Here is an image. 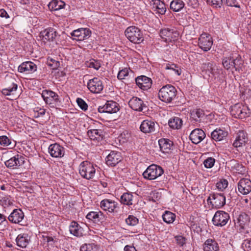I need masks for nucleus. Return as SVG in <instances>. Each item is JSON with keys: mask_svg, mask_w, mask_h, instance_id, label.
I'll return each instance as SVG.
<instances>
[{"mask_svg": "<svg viewBox=\"0 0 251 251\" xmlns=\"http://www.w3.org/2000/svg\"><path fill=\"white\" fill-rule=\"evenodd\" d=\"M168 124L170 127L172 128L179 129L182 126V121L179 117H175L169 120Z\"/></svg>", "mask_w": 251, "mask_h": 251, "instance_id": "f704fd0d", "label": "nucleus"}, {"mask_svg": "<svg viewBox=\"0 0 251 251\" xmlns=\"http://www.w3.org/2000/svg\"><path fill=\"white\" fill-rule=\"evenodd\" d=\"M37 67L33 62L27 61L22 63L18 67V71L20 73L32 74L37 70Z\"/></svg>", "mask_w": 251, "mask_h": 251, "instance_id": "412c9836", "label": "nucleus"}, {"mask_svg": "<svg viewBox=\"0 0 251 251\" xmlns=\"http://www.w3.org/2000/svg\"><path fill=\"white\" fill-rule=\"evenodd\" d=\"M184 6L182 0H173L170 3V8L175 12H178Z\"/></svg>", "mask_w": 251, "mask_h": 251, "instance_id": "e433bc0d", "label": "nucleus"}, {"mask_svg": "<svg viewBox=\"0 0 251 251\" xmlns=\"http://www.w3.org/2000/svg\"><path fill=\"white\" fill-rule=\"evenodd\" d=\"M57 36L56 30L53 28H47L40 32V36L42 37L44 42L53 41Z\"/></svg>", "mask_w": 251, "mask_h": 251, "instance_id": "5701e85b", "label": "nucleus"}, {"mask_svg": "<svg viewBox=\"0 0 251 251\" xmlns=\"http://www.w3.org/2000/svg\"><path fill=\"white\" fill-rule=\"evenodd\" d=\"M24 217L23 212L19 209H14L8 217V220L10 222L15 223H20Z\"/></svg>", "mask_w": 251, "mask_h": 251, "instance_id": "393cba45", "label": "nucleus"}, {"mask_svg": "<svg viewBox=\"0 0 251 251\" xmlns=\"http://www.w3.org/2000/svg\"><path fill=\"white\" fill-rule=\"evenodd\" d=\"M125 35L130 42L135 44H139L144 41L142 31L135 26L127 27L125 31Z\"/></svg>", "mask_w": 251, "mask_h": 251, "instance_id": "f03ea898", "label": "nucleus"}, {"mask_svg": "<svg viewBox=\"0 0 251 251\" xmlns=\"http://www.w3.org/2000/svg\"><path fill=\"white\" fill-rule=\"evenodd\" d=\"M160 36L163 38L166 37V40H171V38H173V34H175V36H176V35H177L178 33L176 31H174L173 29H163L160 31Z\"/></svg>", "mask_w": 251, "mask_h": 251, "instance_id": "4c0bfd02", "label": "nucleus"}, {"mask_svg": "<svg viewBox=\"0 0 251 251\" xmlns=\"http://www.w3.org/2000/svg\"><path fill=\"white\" fill-rule=\"evenodd\" d=\"M228 185V181L226 179H222L216 184V187L219 190L223 191Z\"/></svg>", "mask_w": 251, "mask_h": 251, "instance_id": "8fccbe9b", "label": "nucleus"}, {"mask_svg": "<svg viewBox=\"0 0 251 251\" xmlns=\"http://www.w3.org/2000/svg\"><path fill=\"white\" fill-rule=\"evenodd\" d=\"M11 144V141L6 136H0V144L3 147H7Z\"/></svg>", "mask_w": 251, "mask_h": 251, "instance_id": "09e8293b", "label": "nucleus"}, {"mask_svg": "<svg viewBox=\"0 0 251 251\" xmlns=\"http://www.w3.org/2000/svg\"><path fill=\"white\" fill-rule=\"evenodd\" d=\"M231 112L235 117L241 119L249 117L251 114L248 106L242 103H237L232 106Z\"/></svg>", "mask_w": 251, "mask_h": 251, "instance_id": "20e7f679", "label": "nucleus"}, {"mask_svg": "<svg viewBox=\"0 0 251 251\" xmlns=\"http://www.w3.org/2000/svg\"><path fill=\"white\" fill-rule=\"evenodd\" d=\"M128 74V69L127 68H124L119 72L117 77L119 79L122 80L124 79L126 76H127Z\"/></svg>", "mask_w": 251, "mask_h": 251, "instance_id": "4d7b16f0", "label": "nucleus"}, {"mask_svg": "<svg viewBox=\"0 0 251 251\" xmlns=\"http://www.w3.org/2000/svg\"><path fill=\"white\" fill-rule=\"evenodd\" d=\"M160 151L164 153H168L171 150V143L170 141L165 139H161L158 141Z\"/></svg>", "mask_w": 251, "mask_h": 251, "instance_id": "473e14b6", "label": "nucleus"}, {"mask_svg": "<svg viewBox=\"0 0 251 251\" xmlns=\"http://www.w3.org/2000/svg\"><path fill=\"white\" fill-rule=\"evenodd\" d=\"M71 34L74 37V40L83 41L88 39L91 36V31L87 28H80L74 30Z\"/></svg>", "mask_w": 251, "mask_h": 251, "instance_id": "9b49d317", "label": "nucleus"}, {"mask_svg": "<svg viewBox=\"0 0 251 251\" xmlns=\"http://www.w3.org/2000/svg\"><path fill=\"white\" fill-rule=\"evenodd\" d=\"M85 64L87 67L93 68L97 70H98L101 66L99 61L93 59L86 62Z\"/></svg>", "mask_w": 251, "mask_h": 251, "instance_id": "c03bdc74", "label": "nucleus"}, {"mask_svg": "<svg viewBox=\"0 0 251 251\" xmlns=\"http://www.w3.org/2000/svg\"><path fill=\"white\" fill-rule=\"evenodd\" d=\"M248 141V136L247 133L244 130H239L237 133V136L233 143V146L235 148L242 147Z\"/></svg>", "mask_w": 251, "mask_h": 251, "instance_id": "6ab92c4d", "label": "nucleus"}, {"mask_svg": "<svg viewBox=\"0 0 251 251\" xmlns=\"http://www.w3.org/2000/svg\"><path fill=\"white\" fill-rule=\"evenodd\" d=\"M191 116L193 119L196 121H198L199 119H201L204 116V113L203 110L202 109H197L196 111H193L191 113Z\"/></svg>", "mask_w": 251, "mask_h": 251, "instance_id": "a18cd8bd", "label": "nucleus"}, {"mask_svg": "<svg viewBox=\"0 0 251 251\" xmlns=\"http://www.w3.org/2000/svg\"><path fill=\"white\" fill-rule=\"evenodd\" d=\"M122 160L121 153L116 151H111L106 158V163L111 167L115 166Z\"/></svg>", "mask_w": 251, "mask_h": 251, "instance_id": "dca6fc26", "label": "nucleus"}, {"mask_svg": "<svg viewBox=\"0 0 251 251\" xmlns=\"http://www.w3.org/2000/svg\"><path fill=\"white\" fill-rule=\"evenodd\" d=\"M42 97L47 104L50 105L51 108H56L59 106L60 101L59 96L55 92L51 91L45 90L43 91Z\"/></svg>", "mask_w": 251, "mask_h": 251, "instance_id": "7ed1b4c3", "label": "nucleus"}, {"mask_svg": "<svg viewBox=\"0 0 251 251\" xmlns=\"http://www.w3.org/2000/svg\"><path fill=\"white\" fill-rule=\"evenodd\" d=\"M0 16L2 18H7L9 17L8 15L7 14L6 11H5L4 9H0Z\"/></svg>", "mask_w": 251, "mask_h": 251, "instance_id": "338daca9", "label": "nucleus"}, {"mask_svg": "<svg viewBox=\"0 0 251 251\" xmlns=\"http://www.w3.org/2000/svg\"><path fill=\"white\" fill-rule=\"evenodd\" d=\"M250 222V217L246 213H241L237 218V223L242 228H244L246 226H248Z\"/></svg>", "mask_w": 251, "mask_h": 251, "instance_id": "c756f323", "label": "nucleus"}, {"mask_svg": "<svg viewBox=\"0 0 251 251\" xmlns=\"http://www.w3.org/2000/svg\"><path fill=\"white\" fill-rule=\"evenodd\" d=\"M45 240H46L48 243L52 245L54 242V239L52 237L46 236L45 238Z\"/></svg>", "mask_w": 251, "mask_h": 251, "instance_id": "774afa93", "label": "nucleus"}, {"mask_svg": "<svg viewBox=\"0 0 251 251\" xmlns=\"http://www.w3.org/2000/svg\"><path fill=\"white\" fill-rule=\"evenodd\" d=\"M176 218L175 215L172 212L168 211H166L162 215L163 221L168 224L173 223Z\"/></svg>", "mask_w": 251, "mask_h": 251, "instance_id": "79ce46f5", "label": "nucleus"}, {"mask_svg": "<svg viewBox=\"0 0 251 251\" xmlns=\"http://www.w3.org/2000/svg\"><path fill=\"white\" fill-rule=\"evenodd\" d=\"M65 5L64 1L60 0H53L48 5L49 8L51 10H58L62 9Z\"/></svg>", "mask_w": 251, "mask_h": 251, "instance_id": "72a5a7b5", "label": "nucleus"}, {"mask_svg": "<svg viewBox=\"0 0 251 251\" xmlns=\"http://www.w3.org/2000/svg\"><path fill=\"white\" fill-rule=\"evenodd\" d=\"M233 165L232 166V170L236 173L243 175L246 173L245 167L242 164L237 163L236 161L232 162Z\"/></svg>", "mask_w": 251, "mask_h": 251, "instance_id": "ea45409f", "label": "nucleus"}, {"mask_svg": "<svg viewBox=\"0 0 251 251\" xmlns=\"http://www.w3.org/2000/svg\"><path fill=\"white\" fill-rule=\"evenodd\" d=\"M18 88L17 84L13 83L12 85L8 87L7 88L3 89L1 93L4 96H10L11 98H8L9 100L15 99L17 95L16 92Z\"/></svg>", "mask_w": 251, "mask_h": 251, "instance_id": "cd10ccee", "label": "nucleus"}, {"mask_svg": "<svg viewBox=\"0 0 251 251\" xmlns=\"http://www.w3.org/2000/svg\"><path fill=\"white\" fill-rule=\"evenodd\" d=\"M126 223L130 226H134L138 223V219L133 215H129L126 219Z\"/></svg>", "mask_w": 251, "mask_h": 251, "instance_id": "de8ad7c7", "label": "nucleus"}, {"mask_svg": "<svg viewBox=\"0 0 251 251\" xmlns=\"http://www.w3.org/2000/svg\"><path fill=\"white\" fill-rule=\"evenodd\" d=\"M133 195L129 193H125L123 194L121 197V203L127 205H130L133 204Z\"/></svg>", "mask_w": 251, "mask_h": 251, "instance_id": "58836bf2", "label": "nucleus"}, {"mask_svg": "<svg viewBox=\"0 0 251 251\" xmlns=\"http://www.w3.org/2000/svg\"><path fill=\"white\" fill-rule=\"evenodd\" d=\"M175 239L177 244L180 246H183L185 244L186 239L182 236H176Z\"/></svg>", "mask_w": 251, "mask_h": 251, "instance_id": "bf43d9fd", "label": "nucleus"}, {"mask_svg": "<svg viewBox=\"0 0 251 251\" xmlns=\"http://www.w3.org/2000/svg\"><path fill=\"white\" fill-rule=\"evenodd\" d=\"M101 208L109 212H114L117 207V203L114 201L108 199H104L100 202Z\"/></svg>", "mask_w": 251, "mask_h": 251, "instance_id": "bb28decb", "label": "nucleus"}, {"mask_svg": "<svg viewBox=\"0 0 251 251\" xmlns=\"http://www.w3.org/2000/svg\"><path fill=\"white\" fill-rule=\"evenodd\" d=\"M173 66H175L176 67V65H175L174 64H172L171 66V65H169V64H167L166 65V67H165V69L166 70H168V69H172L173 70V71H174L175 72V73L177 75H180V71H179L178 70H176L175 69Z\"/></svg>", "mask_w": 251, "mask_h": 251, "instance_id": "e2e57ef3", "label": "nucleus"}, {"mask_svg": "<svg viewBox=\"0 0 251 251\" xmlns=\"http://www.w3.org/2000/svg\"><path fill=\"white\" fill-rule=\"evenodd\" d=\"M128 105L135 111H142L144 107H146L143 100L137 97H132L128 101Z\"/></svg>", "mask_w": 251, "mask_h": 251, "instance_id": "4be33fe9", "label": "nucleus"}, {"mask_svg": "<svg viewBox=\"0 0 251 251\" xmlns=\"http://www.w3.org/2000/svg\"><path fill=\"white\" fill-rule=\"evenodd\" d=\"M188 4L191 5L193 8H195L198 6L199 3L197 0H190Z\"/></svg>", "mask_w": 251, "mask_h": 251, "instance_id": "0e129e2a", "label": "nucleus"}, {"mask_svg": "<svg viewBox=\"0 0 251 251\" xmlns=\"http://www.w3.org/2000/svg\"><path fill=\"white\" fill-rule=\"evenodd\" d=\"M231 63L235 69L236 71H240L242 70L243 67V61L241 57L238 56L236 58L232 59Z\"/></svg>", "mask_w": 251, "mask_h": 251, "instance_id": "a19ab883", "label": "nucleus"}, {"mask_svg": "<svg viewBox=\"0 0 251 251\" xmlns=\"http://www.w3.org/2000/svg\"><path fill=\"white\" fill-rule=\"evenodd\" d=\"M48 151L51 156L55 158H61L64 155L65 150L63 147L57 143L50 145Z\"/></svg>", "mask_w": 251, "mask_h": 251, "instance_id": "2eb2a0df", "label": "nucleus"}, {"mask_svg": "<svg viewBox=\"0 0 251 251\" xmlns=\"http://www.w3.org/2000/svg\"><path fill=\"white\" fill-rule=\"evenodd\" d=\"M207 2L215 7H220L222 5L223 0H207Z\"/></svg>", "mask_w": 251, "mask_h": 251, "instance_id": "052dcab7", "label": "nucleus"}, {"mask_svg": "<svg viewBox=\"0 0 251 251\" xmlns=\"http://www.w3.org/2000/svg\"><path fill=\"white\" fill-rule=\"evenodd\" d=\"M48 65L51 67L53 70L57 69L60 65L59 61H57L52 58L48 59Z\"/></svg>", "mask_w": 251, "mask_h": 251, "instance_id": "5fc2aeb1", "label": "nucleus"}, {"mask_svg": "<svg viewBox=\"0 0 251 251\" xmlns=\"http://www.w3.org/2000/svg\"><path fill=\"white\" fill-rule=\"evenodd\" d=\"M79 171L83 177L90 179L94 176L96 170L91 163L84 161L80 164Z\"/></svg>", "mask_w": 251, "mask_h": 251, "instance_id": "423d86ee", "label": "nucleus"}, {"mask_svg": "<svg viewBox=\"0 0 251 251\" xmlns=\"http://www.w3.org/2000/svg\"><path fill=\"white\" fill-rule=\"evenodd\" d=\"M152 9L156 13L163 15L166 11V7L165 3L160 0H152Z\"/></svg>", "mask_w": 251, "mask_h": 251, "instance_id": "a878e982", "label": "nucleus"}, {"mask_svg": "<svg viewBox=\"0 0 251 251\" xmlns=\"http://www.w3.org/2000/svg\"><path fill=\"white\" fill-rule=\"evenodd\" d=\"M176 90L171 85L163 86L159 91L158 97L161 100L165 102H171L176 97Z\"/></svg>", "mask_w": 251, "mask_h": 251, "instance_id": "f257e3e1", "label": "nucleus"}, {"mask_svg": "<svg viewBox=\"0 0 251 251\" xmlns=\"http://www.w3.org/2000/svg\"><path fill=\"white\" fill-rule=\"evenodd\" d=\"M215 163V159L212 157H208L203 162L204 166L207 168H212Z\"/></svg>", "mask_w": 251, "mask_h": 251, "instance_id": "6e6d98bb", "label": "nucleus"}, {"mask_svg": "<svg viewBox=\"0 0 251 251\" xmlns=\"http://www.w3.org/2000/svg\"><path fill=\"white\" fill-rule=\"evenodd\" d=\"M124 251H136V250L133 246L126 245L125 247Z\"/></svg>", "mask_w": 251, "mask_h": 251, "instance_id": "69168bd1", "label": "nucleus"}, {"mask_svg": "<svg viewBox=\"0 0 251 251\" xmlns=\"http://www.w3.org/2000/svg\"><path fill=\"white\" fill-rule=\"evenodd\" d=\"M201 70L209 76L210 75L216 76L220 73V70L213 62L203 63L201 66Z\"/></svg>", "mask_w": 251, "mask_h": 251, "instance_id": "ddd939ff", "label": "nucleus"}, {"mask_svg": "<svg viewBox=\"0 0 251 251\" xmlns=\"http://www.w3.org/2000/svg\"><path fill=\"white\" fill-rule=\"evenodd\" d=\"M88 135L92 140H99L100 138V131L96 129L90 130Z\"/></svg>", "mask_w": 251, "mask_h": 251, "instance_id": "37998d69", "label": "nucleus"}, {"mask_svg": "<svg viewBox=\"0 0 251 251\" xmlns=\"http://www.w3.org/2000/svg\"><path fill=\"white\" fill-rule=\"evenodd\" d=\"M137 85L143 90H147L150 89L152 85L151 79L146 76L141 75L135 79Z\"/></svg>", "mask_w": 251, "mask_h": 251, "instance_id": "f3484780", "label": "nucleus"}, {"mask_svg": "<svg viewBox=\"0 0 251 251\" xmlns=\"http://www.w3.org/2000/svg\"><path fill=\"white\" fill-rule=\"evenodd\" d=\"M155 124L153 121L145 120L143 121L140 126L141 131L145 133H151L155 131Z\"/></svg>", "mask_w": 251, "mask_h": 251, "instance_id": "b1692460", "label": "nucleus"}, {"mask_svg": "<svg viewBox=\"0 0 251 251\" xmlns=\"http://www.w3.org/2000/svg\"><path fill=\"white\" fill-rule=\"evenodd\" d=\"M69 230L71 233L76 236H80L82 234L81 227L75 222H72L71 223L70 226Z\"/></svg>", "mask_w": 251, "mask_h": 251, "instance_id": "c9c22d12", "label": "nucleus"}, {"mask_svg": "<svg viewBox=\"0 0 251 251\" xmlns=\"http://www.w3.org/2000/svg\"><path fill=\"white\" fill-rule=\"evenodd\" d=\"M76 102L79 107L83 110L86 111L88 108V105L86 102L81 98H77Z\"/></svg>", "mask_w": 251, "mask_h": 251, "instance_id": "864d4df0", "label": "nucleus"}, {"mask_svg": "<svg viewBox=\"0 0 251 251\" xmlns=\"http://www.w3.org/2000/svg\"><path fill=\"white\" fill-rule=\"evenodd\" d=\"M218 244L212 239L207 240L203 245L204 251H218Z\"/></svg>", "mask_w": 251, "mask_h": 251, "instance_id": "2f4dec72", "label": "nucleus"}, {"mask_svg": "<svg viewBox=\"0 0 251 251\" xmlns=\"http://www.w3.org/2000/svg\"><path fill=\"white\" fill-rule=\"evenodd\" d=\"M25 157L21 155L17 154L10 159L6 160L4 161L5 166L9 168H17L25 163Z\"/></svg>", "mask_w": 251, "mask_h": 251, "instance_id": "9d476101", "label": "nucleus"}, {"mask_svg": "<svg viewBox=\"0 0 251 251\" xmlns=\"http://www.w3.org/2000/svg\"><path fill=\"white\" fill-rule=\"evenodd\" d=\"M212 138L215 141H221L227 135V132L221 129H216L212 132Z\"/></svg>", "mask_w": 251, "mask_h": 251, "instance_id": "7c9ffc66", "label": "nucleus"}, {"mask_svg": "<svg viewBox=\"0 0 251 251\" xmlns=\"http://www.w3.org/2000/svg\"><path fill=\"white\" fill-rule=\"evenodd\" d=\"M242 247L246 251H251V239L245 240L242 244Z\"/></svg>", "mask_w": 251, "mask_h": 251, "instance_id": "603ef678", "label": "nucleus"}, {"mask_svg": "<svg viewBox=\"0 0 251 251\" xmlns=\"http://www.w3.org/2000/svg\"><path fill=\"white\" fill-rule=\"evenodd\" d=\"M229 219V214L223 211H217L212 219L213 224L218 226L226 225Z\"/></svg>", "mask_w": 251, "mask_h": 251, "instance_id": "0eeeda50", "label": "nucleus"}, {"mask_svg": "<svg viewBox=\"0 0 251 251\" xmlns=\"http://www.w3.org/2000/svg\"><path fill=\"white\" fill-rule=\"evenodd\" d=\"M163 172V170L161 167L152 164L147 168L143 173V176L145 178L153 180L161 176Z\"/></svg>", "mask_w": 251, "mask_h": 251, "instance_id": "39448f33", "label": "nucleus"}, {"mask_svg": "<svg viewBox=\"0 0 251 251\" xmlns=\"http://www.w3.org/2000/svg\"><path fill=\"white\" fill-rule=\"evenodd\" d=\"M18 246L21 248H25L30 241V237L26 233L18 235L16 239Z\"/></svg>", "mask_w": 251, "mask_h": 251, "instance_id": "c85d7f7f", "label": "nucleus"}, {"mask_svg": "<svg viewBox=\"0 0 251 251\" xmlns=\"http://www.w3.org/2000/svg\"><path fill=\"white\" fill-rule=\"evenodd\" d=\"M213 45V40L211 36L204 33L201 34L199 38L198 45L199 47L204 51L210 50Z\"/></svg>", "mask_w": 251, "mask_h": 251, "instance_id": "6e6552de", "label": "nucleus"}, {"mask_svg": "<svg viewBox=\"0 0 251 251\" xmlns=\"http://www.w3.org/2000/svg\"><path fill=\"white\" fill-rule=\"evenodd\" d=\"M87 87L93 93H100L103 89L102 81L97 77H94L89 80Z\"/></svg>", "mask_w": 251, "mask_h": 251, "instance_id": "f8f14e48", "label": "nucleus"}, {"mask_svg": "<svg viewBox=\"0 0 251 251\" xmlns=\"http://www.w3.org/2000/svg\"><path fill=\"white\" fill-rule=\"evenodd\" d=\"M216 208H220L226 203V197L222 194H213L209 197L207 201Z\"/></svg>", "mask_w": 251, "mask_h": 251, "instance_id": "1a4fd4ad", "label": "nucleus"}, {"mask_svg": "<svg viewBox=\"0 0 251 251\" xmlns=\"http://www.w3.org/2000/svg\"><path fill=\"white\" fill-rule=\"evenodd\" d=\"M86 218L93 221L95 222H99L100 219V214L97 212H90L86 215Z\"/></svg>", "mask_w": 251, "mask_h": 251, "instance_id": "49530a36", "label": "nucleus"}, {"mask_svg": "<svg viewBox=\"0 0 251 251\" xmlns=\"http://www.w3.org/2000/svg\"><path fill=\"white\" fill-rule=\"evenodd\" d=\"M205 137V133L200 128L194 129L190 134L189 138L192 142L197 144Z\"/></svg>", "mask_w": 251, "mask_h": 251, "instance_id": "aec40b11", "label": "nucleus"}, {"mask_svg": "<svg viewBox=\"0 0 251 251\" xmlns=\"http://www.w3.org/2000/svg\"><path fill=\"white\" fill-rule=\"evenodd\" d=\"M119 110V104L114 101H107L103 106L98 108L100 113H115Z\"/></svg>", "mask_w": 251, "mask_h": 251, "instance_id": "4468645a", "label": "nucleus"}, {"mask_svg": "<svg viewBox=\"0 0 251 251\" xmlns=\"http://www.w3.org/2000/svg\"><path fill=\"white\" fill-rule=\"evenodd\" d=\"M226 3L228 6L239 7L236 3V0H226Z\"/></svg>", "mask_w": 251, "mask_h": 251, "instance_id": "680f3d73", "label": "nucleus"}, {"mask_svg": "<svg viewBox=\"0 0 251 251\" xmlns=\"http://www.w3.org/2000/svg\"><path fill=\"white\" fill-rule=\"evenodd\" d=\"M231 61L232 59L231 58L226 57L224 58L222 62L224 67L226 70L230 69V67L233 66Z\"/></svg>", "mask_w": 251, "mask_h": 251, "instance_id": "3c124183", "label": "nucleus"}, {"mask_svg": "<svg viewBox=\"0 0 251 251\" xmlns=\"http://www.w3.org/2000/svg\"><path fill=\"white\" fill-rule=\"evenodd\" d=\"M238 190L242 195H247L251 192V181L248 178H242L238 183Z\"/></svg>", "mask_w": 251, "mask_h": 251, "instance_id": "a211bd4d", "label": "nucleus"}, {"mask_svg": "<svg viewBox=\"0 0 251 251\" xmlns=\"http://www.w3.org/2000/svg\"><path fill=\"white\" fill-rule=\"evenodd\" d=\"M34 112L35 114V117L43 116L46 113V109L40 107H36L34 109Z\"/></svg>", "mask_w": 251, "mask_h": 251, "instance_id": "13d9d810", "label": "nucleus"}]
</instances>
